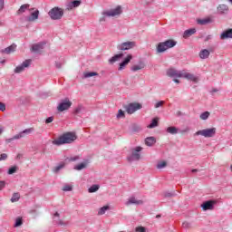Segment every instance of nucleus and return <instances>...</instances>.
<instances>
[{"label":"nucleus","instance_id":"nucleus-1","mask_svg":"<svg viewBox=\"0 0 232 232\" xmlns=\"http://www.w3.org/2000/svg\"><path fill=\"white\" fill-rule=\"evenodd\" d=\"M77 140V134L75 132H66L53 140L56 146H63V144H72Z\"/></svg>","mask_w":232,"mask_h":232},{"label":"nucleus","instance_id":"nucleus-2","mask_svg":"<svg viewBox=\"0 0 232 232\" xmlns=\"http://www.w3.org/2000/svg\"><path fill=\"white\" fill-rule=\"evenodd\" d=\"M177 42L174 40H167L165 42L160 43L157 46V53H163V52H166V50H169V48H173V46H176Z\"/></svg>","mask_w":232,"mask_h":232},{"label":"nucleus","instance_id":"nucleus-3","mask_svg":"<svg viewBox=\"0 0 232 232\" xmlns=\"http://www.w3.org/2000/svg\"><path fill=\"white\" fill-rule=\"evenodd\" d=\"M217 134V128H210V129H205L198 130L194 136L198 137V135H201V137L210 138L215 137Z\"/></svg>","mask_w":232,"mask_h":232},{"label":"nucleus","instance_id":"nucleus-4","mask_svg":"<svg viewBox=\"0 0 232 232\" xmlns=\"http://www.w3.org/2000/svg\"><path fill=\"white\" fill-rule=\"evenodd\" d=\"M49 15L51 19H53V21H57L59 19H62L63 15H64V11H63L62 8L54 7L50 10Z\"/></svg>","mask_w":232,"mask_h":232},{"label":"nucleus","instance_id":"nucleus-5","mask_svg":"<svg viewBox=\"0 0 232 232\" xmlns=\"http://www.w3.org/2000/svg\"><path fill=\"white\" fill-rule=\"evenodd\" d=\"M121 14H122V7L121 5H118L114 9L103 12V15H106L107 17H115L117 15H121Z\"/></svg>","mask_w":232,"mask_h":232},{"label":"nucleus","instance_id":"nucleus-6","mask_svg":"<svg viewBox=\"0 0 232 232\" xmlns=\"http://www.w3.org/2000/svg\"><path fill=\"white\" fill-rule=\"evenodd\" d=\"M70 108H72V102L66 98L59 103L57 110L58 111H66V110H70Z\"/></svg>","mask_w":232,"mask_h":232},{"label":"nucleus","instance_id":"nucleus-7","mask_svg":"<svg viewBox=\"0 0 232 232\" xmlns=\"http://www.w3.org/2000/svg\"><path fill=\"white\" fill-rule=\"evenodd\" d=\"M34 131V129H25L24 130L21 131L20 133L14 135L13 138L7 140V142H12V140H17L19 139H23V137H26V135H30Z\"/></svg>","mask_w":232,"mask_h":232},{"label":"nucleus","instance_id":"nucleus-8","mask_svg":"<svg viewBox=\"0 0 232 232\" xmlns=\"http://www.w3.org/2000/svg\"><path fill=\"white\" fill-rule=\"evenodd\" d=\"M183 71H177L173 68H170L167 71L168 77H172L174 79H181Z\"/></svg>","mask_w":232,"mask_h":232},{"label":"nucleus","instance_id":"nucleus-9","mask_svg":"<svg viewBox=\"0 0 232 232\" xmlns=\"http://www.w3.org/2000/svg\"><path fill=\"white\" fill-rule=\"evenodd\" d=\"M141 108H142V105L140 103H130L126 107V111H127V113L131 115L132 113H135V111H137V110H140Z\"/></svg>","mask_w":232,"mask_h":232},{"label":"nucleus","instance_id":"nucleus-10","mask_svg":"<svg viewBox=\"0 0 232 232\" xmlns=\"http://www.w3.org/2000/svg\"><path fill=\"white\" fill-rule=\"evenodd\" d=\"M31 64H32V60L30 59L25 60L24 62H23L21 65H18L14 69V73H23V71L24 70V68L30 67Z\"/></svg>","mask_w":232,"mask_h":232},{"label":"nucleus","instance_id":"nucleus-11","mask_svg":"<svg viewBox=\"0 0 232 232\" xmlns=\"http://www.w3.org/2000/svg\"><path fill=\"white\" fill-rule=\"evenodd\" d=\"M144 204V201L142 199H137V198L131 196L129 198L125 203L126 206H142Z\"/></svg>","mask_w":232,"mask_h":232},{"label":"nucleus","instance_id":"nucleus-12","mask_svg":"<svg viewBox=\"0 0 232 232\" xmlns=\"http://www.w3.org/2000/svg\"><path fill=\"white\" fill-rule=\"evenodd\" d=\"M44 46H46V42H40L33 44L31 50L35 53H41L44 50Z\"/></svg>","mask_w":232,"mask_h":232},{"label":"nucleus","instance_id":"nucleus-13","mask_svg":"<svg viewBox=\"0 0 232 232\" xmlns=\"http://www.w3.org/2000/svg\"><path fill=\"white\" fill-rule=\"evenodd\" d=\"M182 77L183 79H187V81H192V82H198V77L195 76V74L191 72L183 71Z\"/></svg>","mask_w":232,"mask_h":232},{"label":"nucleus","instance_id":"nucleus-14","mask_svg":"<svg viewBox=\"0 0 232 232\" xmlns=\"http://www.w3.org/2000/svg\"><path fill=\"white\" fill-rule=\"evenodd\" d=\"M215 204H217V201L208 200V201L204 202L201 205V208H202L203 211L211 210V209H213V208H215Z\"/></svg>","mask_w":232,"mask_h":232},{"label":"nucleus","instance_id":"nucleus-15","mask_svg":"<svg viewBox=\"0 0 232 232\" xmlns=\"http://www.w3.org/2000/svg\"><path fill=\"white\" fill-rule=\"evenodd\" d=\"M82 4V1L81 0H74L72 2H70L67 5H66V10H73V8H79V6H81V5Z\"/></svg>","mask_w":232,"mask_h":232},{"label":"nucleus","instance_id":"nucleus-16","mask_svg":"<svg viewBox=\"0 0 232 232\" xmlns=\"http://www.w3.org/2000/svg\"><path fill=\"white\" fill-rule=\"evenodd\" d=\"M131 48H135V42H125L121 44L119 47L120 50H131Z\"/></svg>","mask_w":232,"mask_h":232},{"label":"nucleus","instance_id":"nucleus-17","mask_svg":"<svg viewBox=\"0 0 232 232\" xmlns=\"http://www.w3.org/2000/svg\"><path fill=\"white\" fill-rule=\"evenodd\" d=\"M131 59H133V56L131 54H129L122 63H120V67L119 70H124L126 68V66H128V64H130V61H131Z\"/></svg>","mask_w":232,"mask_h":232},{"label":"nucleus","instance_id":"nucleus-18","mask_svg":"<svg viewBox=\"0 0 232 232\" xmlns=\"http://www.w3.org/2000/svg\"><path fill=\"white\" fill-rule=\"evenodd\" d=\"M140 151H142V147H136L132 150V159H134V160H140Z\"/></svg>","mask_w":232,"mask_h":232},{"label":"nucleus","instance_id":"nucleus-19","mask_svg":"<svg viewBox=\"0 0 232 232\" xmlns=\"http://www.w3.org/2000/svg\"><path fill=\"white\" fill-rule=\"evenodd\" d=\"M15 48H17V45L12 44L9 47H6L5 49H3L2 51H0V53L10 55V53H14V52H15Z\"/></svg>","mask_w":232,"mask_h":232},{"label":"nucleus","instance_id":"nucleus-20","mask_svg":"<svg viewBox=\"0 0 232 232\" xmlns=\"http://www.w3.org/2000/svg\"><path fill=\"white\" fill-rule=\"evenodd\" d=\"M220 39H232V29H227L220 34Z\"/></svg>","mask_w":232,"mask_h":232},{"label":"nucleus","instance_id":"nucleus-21","mask_svg":"<svg viewBox=\"0 0 232 232\" xmlns=\"http://www.w3.org/2000/svg\"><path fill=\"white\" fill-rule=\"evenodd\" d=\"M37 19H39V10L34 11L29 17H27L29 23H34V21H37Z\"/></svg>","mask_w":232,"mask_h":232},{"label":"nucleus","instance_id":"nucleus-22","mask_svg":"<svg viewBox=\"0 0 232 232\" xmlns=\"http://www.w3.org/2000/svg\"><path fill=\"white\" fill-rule=\"evenodd\" d=\"M145 67L144 63L140 62L139 64L132 65L130 70L131 72H139V70H144Z\"/></svg>","mask_w":232,"mask_h":232},{"label":"nucleus","instance_id":"nucleus-23","mask_svg":"<svg viewBox=\"0 0 232 232\" xmlns=\"http://www.w3.org/2000/svg\"><path fill=\"white\" fill-rule=\"evenodd\" d=\"M29 8H30V5L29 4H24V5L20 6V8L16 12V14L21 15V14H24V12H26V10H28Z\"/></svg>","mask_w":232,"mask_h":232},{"label":"nucleus","instance_id":"nucleus-24","mask_svg":"<svg viewBox=\"0 0 232 232\" xmlns=\"http://www.w3.org/2000/svg\"><path fill=\"white\" fill-rule=\"evenodd\" d=\"M198 24L206 25L209 24L210 23H213V19L210 17L203 18V19H198Z\"/></svg>","mask_w":232,"mask_h":232},{"label":"nucleus","instance_id":"nucleus-25","mask_svg":"<svg viewBox=\"0 0 232 232\" xmlns=\"http://www.w3.org/2000/svg\"><path fill=\"white\" fill-rule=\"evenodd\" d=\"M197 33V29H188L184 32L183 37L184 39H188V37H191V35L195 34Z\"/></svg>","mask_w":232,"mask_h":232},{"label":"nucleus","instance_id":"nucleus-26","mask_svg":"<svg viewBox=\"0 0 232 232\" xmlns=\"http://www.w3.org/2000/svg\"><path fill=\"white\" fill-rule=\"evenodd\" d=\"M157 142V139L155 137H148L145 139L146 146L151 147Z\"/></svg>","mask_w":232,"mask_h":232},{"label":"nucleus","instance_id":"nucleus-27","mask_svg":"<svg viewBox=\"0 0 232 232\" xmlns=\"http://www.w3.org/2000/svg\"><path fill=\"white\" fill-rule=\"evenodd\" d=\"M227 10H229V7L227 5L222 4L218 6V12L219 14H226Z\"/></svg>","mask_w":232,"mask_h":232},{"label":"nucleus","instance_id":"nucleus-28","mask_svg":"<svg viewBox=\"0 0 232 232\" xmlns=\"http://www.w3.org/2000/svg\"><path fill=\"white\" fill-rule=\"evenodd\" d=\"M200 59H208L209 57V51L208 49L201 50L199 52Z\"/></svg>","mask_w":232,"mask_h":232},{"label":"nucleus","instance_id":"nucleus-29","mask_svg":"<svg viewBox=\"0 0 232 232\" xmlns=\"http://www.w3.org/2000/svg\"><path fill=\"white\" fill-rule=\"evenodd\" d=\"M157 126H159V118H154L151 123L147 126V128L151 130L153 128H157Z\"/></svg>","mask_w":232,"mask_h":232},{"label":"nucleus","instance_id":"nucleus-30","mask_svg":"<svg viewBox=\"0 0 232 232\" xmlns=\"http://www.w3.org/2000/svg\"><path fill=\"white\" fill-rule=\"evenodd\" d=\"M167 133H170V135H177V133H179V129L177 127H169L167 128Z\"/></svg>","mask_w":232,"mask_h":232},{"label":"nucleus","instance_id":"nucleus-31","mask_svg":"<svg viewBox=\"0 0 232 232\" xmlns=\"http://www.w3.org/2000/svg\"><path fill=\"white\" fill-rule=\"evenodd\" d=\"M122 57V53H120V54H116L114 55L113 57H111L110 60H109V63L111 64H113V63H117V61H119V59H121Z\"/></svg>","mask_w":232,"mask_h":232},{"label":"nucleus","instance_id":"nucleus-32","mask_svg":"<svg viewBox=\"0 0 232 232\" xmlns=\"http://www.w3.org/2000/svg\"><path fill=\"white\" fill-rule=\"evenodd\" d=\"M19 169V167L18 166H13V167H11L9 169H8V171H7V173H8V175H14V173H17V170Z\"/></svg>","mask_w":232,"mask_h":232},{"label":"nucleus","instance_id":"nucleus-33","mask_svg":"<svg viewBox=\"0 0 232 232\" xmlns=\"http://www.w3.org/2000/svg\"><path fill=\"white\" fill-rule=\"evenodd\" d=\"M19 198H21V194L15 192L13 194V197L11 198V202H18Z\"/></svg>","mask_w":232,"mask_h":232},{"label":"nucleus","instance_id":"nucleus-34","mask_svg":"<svg viewBox=\"0 0 232 232\" xmlns=\"http://www.w3.org/2000/svg\"><path fill=\"white\" fill-rule=\"evenodd\" d=\"M209 111H205L200 114L199 119H201V121H208V119H209Z\"/></svg>","mask_w":232,"mask_h":232},{"label":"nucleus","instance_id":"nucleus-35","mask_svg":"<svg viewBox=\"0 0 232 232\" xmlns=\"http://www.w3.org/2000/svg\"><path fill=\"white\" fill-rule=\"evenodd\" d=\"M99 75V73H97L96 72H84L83 76L85 77V79H88L90 77H95Z\"/></svg>","mask_w":232,"mask_h":232},{"label":"nucleus","instance_id":"nucleus-36","mask_svg":"<svg viewBox=\"0 0 232 232\" xmlns=\"http://www.w3.org/2000/svg\"><path fill=\"white\" fill-rule=\"evenodd\" d=\"M108 209H110V206L102 207L98 211V215H104V213H106V211H108Z\"/></svg>","mask_w":232,"mask_h":232},{"label":"nucleus","instance_id":"nucleus-37","mask_svg":"<svg viewBox=\"0 0 232 232\" xmlns=\"http://www.w3.org/2000/svg\"><path fill=\"white\" fill-rule=\"evenodd\" d=\"M116 117L117 119H124L126 117V113L124 112V111H122V109H120Z\"/></svg>","mask_w":232,"mask_h":232},{"label":"nucleus","instance_id":"nucleus-38","mask_svg":"<svg viewBox=\"0 0 232 232\" xmlns=\"http://www.w3.org/2000/svg\"><path fill=\"white\" fill-rule=\"evenodd\" d=\"M87 164L85 162L78 164L74 169H77L78 171H81V169H84L86 168Z\"/></svg>","mask_w":232,"mask_h":232},{"label":"nucleus","instance_id":"nucleus-39","mask_svg":"<svg viewBox=\"0 0 232 232\" xmlns=\"http://www.w3.org/2000/svg\"><path fill=\"white\" fill-rule=\"evenodd\" d=\"M99 185H92L90 188H89V193H95L96 191H99Z\"/></svg>","mask_w":232,"mask_h":232},{"label":"nucleus","instance_id":"nucleus-40","mask_svg":"<svg viewBox=\"0 0 232 232\" xmlns=\"http://www.w3.org/2000/svg\"><path fill=\"white\" fill-rule=\"evenodd\" d=\"M23 226V218H17L15 220L14 227Z\"/></svg>","mask_w":232,"mask_h":232},{"label":"nucleus","instance_id":"nucleus-41","mask_svg":"<svg viewBox=\"0 0 232 232\" xmlns=\"http://www.w3.org/2000/svg\"><path fill=\"white\" fill-rule=\"evenodd\" d=\"M168 166V163L166 161H160L158 163L157 168L158 169H162V168H166Z\"/></svg>","mask_w":232,"mask_h":232},{"label":"nucleus","instance_id":"nucleus-42","mask_svg":"<svg viewBox=\"0 0 232 232\" xmlns=\"http://www.w3.org/2000/svg\"><path fill=\"white\" fill-rule=\"evenodd\" d=\"M73 189V187L72 185H65L63 187V191H72Z\"/></svg>","mask_w":232,"mask_h":232},{"label":"nucleus","instance_id":"nucleus-43","mask_svg":"<svg viewBox=\"0 0 232 232\" xmlns=\"http://www.w3.org/2000/svg\"><path fill=\"white\" fill-rule=\"evenodd\" d=\"M64 168V164H60L57 167L54 168V173H59L60 169H63Z\"/></svg>","mask_w":232,"mask_h":232},{"label":"nucleus","instance_id":"nucleus-44","mask_svg":"<svg viewBox=\"0 0 232 232\" xmlns=\"http://www.w3.org/2000/svg\"><path fill=\"white\" fill-rule=\"evenodd\" d=\"M81 111H82V106H78L75 110H74V113L77 115L79 113H81Z\"/></svg>","mask_w":232,"mask_h":232},{"label":"nucleus","instance_id":"nucleus-45","mask_svg":"<svg viewBox=\"0 0 232 232\" xmlns=\"http://www.w3.org/2000/svg\"><path fill=\"white\" fill-rule=\"evenodd\" d=\"M6 159H8V154L6 153L0 154V161L6 160Z\"/></svg>","mask_w":232,"mask_h":232},{"label":"nucleus","instance_id":"nucleus-46","mask_svg":"<svg viewBox=\"0 0 232 232\" xmlns=\"http://www.w3.org/2000/svg\"><path fill=\"white\" fill-rule=\"evenodd\" d=\"M6 111V105L0 102V111Z\"/></svg>","mask_w":232,"mask_h":232},{"label":"nucleus","instance_id":"nucleus-47","mask_svg":"<svg viewBox=\"0 0 232 232\" xmlns=\"http://www.w3.org/2000/svg\"><path fill=\"white\" fill-rule=\"evenodd\" d=\"M136 232H146V228L144 227H136Z\"/></svg>","mask_w":232,"mask_h":232},{"label":"nucleus","instance_id":"nucleus-48","mask_svg":"<svg viewBox=\"0 0 232 232\" xmlns=\"http://www.w3.org/2000/svg\"><path fill=\"white\" fill-rule=\"evenodd\" d=\"M163 105H164V101H160L155 104V108H160V106H163Z\"/></svg>","mask_w":232,"mask_h":232},{"label":"nucleus","instance_id":"nucleus-49","mask_svg":"<svg viewBox=\"0 0 232 232\" xmlns=\"http://www.w3.org/2000/svg\"><path fill=\"white\" fill-rule=\"evenodd\" d=\"M51 122H53V117H49L45 120L46 124H50Z\"/></svg>","mask_w":232,"mask_h":232},{"label":"nucleus","instance_id":"nucleus-50","mask_svg":"<svg viewBox=\"0 0 232 232\" xmlns=\"http://www.w3.org/2000/svg\"><path fill=\"white\" fill-rule=\"evenodd\" d=\"M5 8V0H0V12Z\"/></svg>","mask_w":232,"mask_h":232},{"label":"nucleus","instance_id":"nucleus-51","mask_svg":"<svg viewBox=\"0 0 232 232\" xmlns=\"http://www.w3.org/2000/svg\"><path fill=\"white\" fill-rule=\"evenodd\" d=\"M6 186V183L5 181H0V191Z\"/></svg>","mask_w":232,"mask_h":232},{"label":"nucleus","instance_id":"nucleus-52","mask_svg":"<svg viewBox=\"0 0 232 232\" xmlns=\"http://www.w3.org/2000/svg\"><path fill=\"white\" fill-rule=\"evenodd\" d=\"M58 225L59 226H66V224L63 221V219L58 220Z\"/></svg>","mask_w":232,"mask_h":232},{"label":"nucleus","instance_id":"nucleus-53","mask_svg":"<svg viewBox=\"0 0 232 232\" xmlns=\"http://www.w3.org/2000/svg\"><path fill=\"white\" fill-rule=\"evenodd\" d=\"M70 160L72 161V162H75V160H79V157L75 156L73 158H71Z\"/></svg>","mask_w":232,"mask_h":232},{"label":"nucleus","instance_id":"nucleus-54","mask_svg":"<svg viewBox=\"0 0 232 232\" xmlns=\"http://www.w3.org/2000/svg\"><path fill=\"white\" fill-rule=\"evenodd\" d=\"M173 82H176L177 84H180V81L177 78H174Z\"/></svg>","mask_w":232,"mask_h":232},{"label":"nucleus","instance_id":"nucleus-55","mask_svg":"<svg viewBox=\"0 0 232 232\" xmlns=\"http://www.w3.org/2000/svg\"><path fill=\"white\" fill-rule=\"evenodd\" d=\"M217 92H218V89H213L212 90V93H217Z\"/></svg>","mask_w":232,"mask_h":232},{"label":"nucleus","instance_id":"nucleus-56","mask_svg":"<svg viewBox=\"0 0 232 232\" xmlns=\"http://www.w3.org/2000/svg\"><path fill=\"white\" fill-rule=\"evenodd\" d=\"M54 217H60L59 212H56V213L54 214Z\"/></svg>","mask_w":232,"mask_h":232},{"label":"nucleus","instance_id":"nucleus-57","mask_svg":"<svg viewBox=\"0 0 232 232\" xmlns=\"http://www.w3.org/2000/svg\"><path fill=\"white\" fill-rule=\"evenodd\" d=\"M183 227H188V223H183Z\"/></svg>","mask_w":232,"mask_h":232},{"label":"nucleus","instance_id":"nucleus-58","mask_svg":"<svg viewBox=\"0 0 232 232\" xmlns=\"http://www.w3.org/2000/svg\"><path fill=\"white\" fill-rule=\"evenodd\" d=\"M3 133V128L0 127V135Z\"/></svg>","mask_w":232,"mask_h":232},{"label":"nucleus","instance_id":"nucleus-59","mask_svg":"<svg viewBox=\"0 0 232 232\" xmlns=\"http://www.w3.org/2000/svg\"><path fill=\"white\" fill-rule=\"evenodd\" d=\"M186 131H189V129H186L185 130H183L182 132H186Z\"/></svg>","mask_w":232,"mask_h":232},{"label":"nucleus","instance_id":"nucleus-60","mask_svg":"<svg viewBox=\"0 0 232 232\" xmlns=\"http://www.w3.org/2000/svg\"><path fill=\"white\" fill-rule=\"evenodd\" d=\"M197 169H192V173H197Z\"/></svg>","mask_w":232,"mask_h":232},{"label":"nucleus","instance_id":"nucleus-61","mask_svg":"<svg viewBox=\"0 0 232 232\" xmlns=\"http://www.w3.org/2000/svg\"><path fill=\"white\" fill-rule=\"evenodd\" d=\"M156 218H160V215H157V216H156Z\"/></svg>","mask_w":232,"mask_h":232},{"label":"nucleus","instance_id":"nucleus-62","mask_svg":"<svg viewBox=\"0 0 232 232\" xmlns=\"http://www.w3.org/2000/svg\"><path fill=\"white\" fill-rule=\"evenodd\" d=\"M230 169H231V171H232V165L230 166Z\"/></svg>","mask_w":232,"mask_h":232},{"label":"nucleus","instance_id":"nucleus-63","mask_svg":"<svg viewBox=\"0 0 232 232\" xmlns=\"http://www.w3.org/2000/svg\"><path fill=\"white\" fill-rule=\"evenodd\" d=\"M230 1V3L232 4V0H229Z\"/></svg>","mask_w":232,"mask_h":232}]
</instances>
